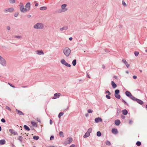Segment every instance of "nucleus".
<instances>
[{"mask_svg":"<svg viewBox=\"0 0 147 147\" xmlns=\"http://www.w3.org/2000/svg\"><path fill=\"white\" fill-rule=\"evenodd\" d=\"M71 50L68 47H66L63 50V53L66 57H68L71 53Z\"/></svg>","mask_w":147,"mask_h":147,"instance_id":"1","label":"nucleus"},{"mask_svg":"<svg viewBox=\"0 0 147 147\" xmlns=\"http://www.w3.org/2000/svg\"><path fill=\"white\" fill-rule=\"evenodd\" d=\"M44 24L41 23H37L34 26V28L36 29H42L44 28Z\"/></svg>","mask_w":147,"mask_h":147,"instance_id":"2","label":"nucleus"},{"mask_svg":"<svg viewBox=\"0 0 147 147\" xmlns=\"http://www.w3.org/2000/svg\"><path fill=\"white\" fill-rule=\"evenodd\" d=\"M72 138L71 137H68L66 139L65 141L63 143V144L66 145L67 144H70L72 141Z\"/></svg>","mask_w":147,"mask_h":147,"instance_id":"3","label":"nucleus"},{"mask_svg":"<svg viewBox=\"0 0 147 147\" xmlns=\"http://www.w3.org/2000/svg\"><path fill=\"white\" fill-rule=\"evenodd\" d=\"M125 94L127 96L130 98L132 100H134L135 97L132 95L130 92L127 91L125 92Z\"/></svg>","mask_w":147,"mask_h":147,"instance_id":"4","label":"nucleus"},{"mask_svg":"<svg viewBox=\"0 0 147 147\" xmlns=\"http://www.w3.org/2000/svg\"><path fill=\"white\" fill-rule=\"evenodd\" d=\"M92 131V128H90L87 131V132L85 133V134L83 136V137L84 138H86L90 135V133Z\"/></svg>","mask_w":147,"mask_h":147,"instance_id":"5","label":"nucleus"},{"mask_svg":"<svg viewBox=\"0 0 147 147\" xmlns=\"http://www.w3.org/2000/svg\"><path fill=\"white\" fill-rule=\"evenodd\" d=\"M67 6V5L66 4H63L61 5V12H64L67 10V8L66 7Z\"/></svg>","mask_w":147,"mask_h":147,"instance_id":"6","label":"nucleus"},{"mask_svg":"<svg viewBox=\"0 0 147 147\" xmlns=\"http://www.w3.org/2000/svg\"><path fill=\"white\" fill-rule=\"evenodd\" d=\"M20 11L23 12L27 11L26 9L24 8V7L22 4H20Z\"/></svg>","mask_w":147,"mask_h":147,"instance_id":"7","label":"nucleus"},{"mask_svg":"<svg viewBox=\"0 0 147 147\" xmlns=\"http://www.w3.org/2000/svg\"><path fill=\"white\" fill-rule=\"evenodd\" d=\"M134 100H133L134 101H136L138 104L141 105H142L143 104V101L141 100L137 99L135 97H134Z\"/></svg>","mask_w":147,"mask_h":147,"instance_id":"8","label":"nucleus"},{"mask_svg":"<svg viewBox=\"0 0 147 147\" xmlns=\"http://www.w3.org/2000/svg\"><path fill=\"white\" fill-rule=\"evenodd\" d=\"M61 96V95L60 93H55L54 95V97L52 98V99H55L58 98Z\"/></svg>","mask_w":147,"mask_h":147,"instance_id":"9","label":"nucleus"},{"mask_svg":"<svg viewBox=\"0 0 147 147\" xmlns=\"http://www.w3.org/2000/svg\"><path fill=\"white\" fill-rule=\"evenodd\" d=\"M0 63L3 66H5L6 61L3 58L0 60Z\"/></svg>","mask_w":147,"mask_h":147,"instance_id":"10","label":"nucleus"},{"mask_svg":"<svg viewBox=\"0 0 147 147\" xmlns=\"http://www.w3.org/2000/svg\"><path fill=\"white\" fill-rule=\"evenodd\" d=\"M14 9L13 8H10L8 9H5V11L6 12H12L13 11Z\"/></svg>","mask_w":147,"mask_h":147,"instance_id":"11","label":"nucleus"},{"mask_svg":"<svg viewBox=\"0 0 147 147\" xmlns=\"http://www.w3.org/2000/svg\"><path fill=\"white\" fill-rule=\"evenodd\" d=\"M30 7V3H28L25 5V8L26 9L27 11H29Z\"/></svg>","mask_w":147,"mask_h":147,"instance_id":"12","label":"nucleus"},{"mask_svg":"<svg viewBox=\"0 0 147 147\" xmlns=\"http://www.w3.org/2000/svg\"><path fill=\"white\" fill-rule=\"evenodd\" d=\"M9 131L10 133L18 135V133L14 130L12 129H9Z\"/></svg>","mask_w":147,"mask_h":147,"instance_id":"13","label":"nucleus"},{"mask_svg":"<svg viewBox=\"0 0 147 147\" xmlns=\"http://www.w3.org/2000/svg\"><path fill=\"white\" fill-rule=\"evenodd\" d=\"M122 62L126 65V66L127 68L129 67V65L127 63V62L125 59H123L122 60Z\"/></svg>","mask_w":147,"mask_h":147,"instance_id":"14","label":"nucleus"},{"mask_svg":"<svg viewBox=\"0 0 147 147\" xmlns=\"http://www.w3.org/2000/svg\"><path fill=\"white\" fill-rule=\"evenodd\" d=\"M68 26H64L63 27L60 28L59 29V30L61 31H62L63 30H67L68 29Z\"/></svg>","mask_w":147,"mask_h":147,"instance_id":"15","label":"nucleus"},{"mask_svg":"<svg viewBox=\"0 0 147 147\" xmlns=\"http://www.w3.org/2000/svg\"><path fill=\"white\" fill-rule=\"evenodd\" d=\"M36 53L37 54L39 55H43L44 54L42 50L37 51H36Z\"/></svg>","mask_w":147,"mask_h":147,"instance_id":"16","label":"nucleus"},{"mask_svg":"<svg viewBox=\"0 0 147 147\" xmlns=\"http://www.w3.org/2000/svg\"><path fill=\"white\" fill-rule=\"evenodd\" d=\"M111 85L113 88H115L117 87V85L113 81L111 82Z\"/></svg>","mask_w":147,"mask_h":147,"instance_id":"17","label":"nucleus"},{"mask_svg":"<svg viewBox=\"0 0 147 147\" xmlns=\"http://www.w3.org/2000/svg\"><path fill=\"white\" fill-rule=\"evenodd\" d=\"M111 131L114 134H116L118 133L117 130V129H112Z\"/></svg>","mask_w":147,"mask_h":147,"instance_id":"18","label":"nucleus"},{"mask_svg":"<svg viewBox=\"0 0 147 147\" xmlns=\"http://www.w3.org/2000/svg\"><path fill=\"white\" fill-rule=\"evenodd\" d=\"M16 111L17 112V113L20 115H23L24 114L21 111L19 110L16 109Z\"/></svg>","mask_w":147,"mask_h":147,"instance_id":"19","label":"nucleus"},{"mask_svg":"<svg viewBox=\"0 0 147 147\" xmlns=\"http://www.w3.org/2000/svg\"><path fill=\"white\" fill-rule=\"evenodd\" d=\"M121 112L124 115H126L128 113L127 110L125 109L122 110Z\"/></svg>","mask_w":147,"mask_h":147,"instance_id":"20","label":"nucleus"},{"mask_svg":"<svg viewBox=\"0 0 147 147\" xmlns=\"http://www.w3.org/2000/svg\"><path fill=\"white\" fill-rule=\"evenodd\" d=\"M115 123L117 125H119L120 123V120H115Z\"/></svg>","mask_w":147,"mask_h":147,"instance_id":"21","label":"nucleus"},{"mask_svg":"<svg viewBox=\"0 0 147 147\" xmlns=\"http://www.w3.org/2000/svg\"><path fill=\"white\" fill-rule=\"evenodd\" d=\"M5 140H0V145H3L5 144Z\"/></svg>","mask_w":147,"mask_h":147,"instance_id":"22","label":"nucleus"},{"mask_svg":"<svg viewBox=\"0 0 147 147\" xmlns=\"http://www.w3.org/2000/svg\"><path fill=\"white\" fill-rule=\"evenodd\" d=\"M18 139L22 143L23 141V137L21 136H19L18 137Z\"/></svg>","mask_w":147,"mask_h":147,"instance_id":"23","label":"nucleus"},{"mask_svg":"<svg viewBox=\"0 0 147 147\" xmlns=\"http://www.w3.org/2000/svg\"><path fill=\"white\" fill-rule=\"evenodd\" d=\"M24 128L27 131L30 130V128L26 125H24Z\"/></svg>","mask_w":147,"mask_h":147,"instance_id":"24","label":"nucleus"},{"mask_svg":"<svg viewBox=\"0 0 147 147\" xmlns=\"http://www.w3.org/2000/svg\"><path fill=\"white\" fill-rule=\"evenodd\" d=\"M115 97L119 99L121 98V96L120 95L118 94H115Z\"/></svg>","mask_w":147,"mask_h":147,"instance_id":"25","label":"nucleus"},{"mask_svg":"<svg viewBox=\"0 0 147 147\" xmlns=\"http://www.w3.org/2000/svg\"><path fill=\"white\" fill-rule=\"evenodd\" d=\"M61 63L65 65V64L66 63V62L65 61V60L64 59H62L61 61Z\"/></svg>","mask_w":147,"mask_h":147,"instance_id":"26","label":"nucleus"},{"mask_svg":"<svg viewBox=\"0 0 147 147\" xmlns=\"http://www.w3.org/2000/svg\"><path fill=\"white\" fill-rule=\"evenodd\" d=\"M47 8L46 7H42L40 8V10H45L47 9Z\"/></svg>","mask_w":147,"mask_h":147,"instance_id":"27","label":"nucleus"},{"mask_svg":"<svg viewBox=\"0 0 147 147\" xmlns=\"http://www.w3.org/2000/svg\"><path fill=\"white\" fill-rule=\"evenodd\" d=\"M73 65L74 66H75L76 64V59L73 60L72 62Z\"/></svg>","mask_w":147,"mask_h":147,"instance_id":"28","label":"nucleus"},{"mask_svg":"<svg viewBox=\"0 0 147 147\" xmlns=\"http://www.w3.org/2000/svg\"><path fill=\"white\" fill-rule=\"evenodd\" d=\"M59 136L60 137H64V135L62 131H61L59 133Z\"/></svg>","mask_w":147,"mask_h":147,"instance_id":"29","label":"nucleus"},{"mask_svg":"<svg viewBox=\"0 0 147 147\" xmlns=\"http://www.w3.org/2000/svg\"><path fill=\"white\" fill-rule=\"evenodd\" d=\"M63 114H64V113L63 112H61L58 115V117L59 118H60L61 116L63 115Z\"/></svg>","mask_w":147,"mask_h":147,"instance_id":"30","label":"nucleus"},{"mask_svg":"<svg viewBox=\"0 0 147 147\" xmlns=\"http://www.w3.org/2000/svg\"><path fill=\"white\" fill-rule=\"evenodd\" d=\"M31 123L32 124V125L34 127H37V124L36 123L33 122V121H32L31 122Z\"/></svg>","mask_w":147,"mask_h":147,"instance_id":"31","label":"nucleus"},{"mask_svg":"<svg viewBox=\"0 0 147 147\" xmlns=\"http://www.w3.org/2000/svg\"><path fill=\"white\" fill-rule=\"evenodd\" d=\"M97 136L98 137H100L101 135V134L100 131H98L96 133Z\"/></svg>","mask_w":147,"mask_h":147,"instance_id":"32","label":"nucleus"},{"mask_svg":"<svg viewBox=\"0 0 147 147\" xmlns=\"http://www.w3.org/2000/svg\"><path fill=\"white\" fill-rule=\"evenodd\" d=\"M33 138L36 140H38L39 138V137L38 136H33Z\"/></svg>","mask_w":147,"mask_h":147,"instance_id":"33","label":"nucleus"},{"mask_svg":"<svg viewBox=\"0 0 147 147\" xmlns=\"http://www.w3.org/2000/svg\"><path fill=\"white\" fill-rule=\"evenodd\" d=\"M106 144V145H110L111 144L110 142L109 141H107L105 142Z\"/></svg>","mask_w":147,"mask_h":147,"instance_id":"34","label":"nucleus"},{"mask_svg":"<svg viewBox=\"0 0 147 147\" xmlns=\"http://www.w3.org/2000/svg\"><path fill=\"white\" fill-rule=\"evenodd\" d=\"M9 2L11 3H14L16 2V0H9Z\"/></svg>","mask_w":147,"mask_h":147,"instance_id":"35","label":"nucleus"},{"mask_svg":"<svg viewBox=\"0 0 147 147\" xmlns=\"http://www.w3.org/2000/svg\"><path fill=\"white\" fill-rule=\"evenodd\" d=\"M119 90L117 89L115 91V94H118L119 93Z\"/></svg>","mask_w":147,"mask_h":147,"instance_id":"36","label":"nucleus"},{"mask_svg":"<svg viewBox=\"0 0 147 147\" xmlns=\"http://www.w3.org/2000/svg\"><path fill=\"white\" fill-rule=\"evenodd\" d=\"M105 94H108L109 95H110L111 94V93L110 92L109 90H107L105 92Z\"/></svg>","mask_w":147,"mask_h":147,"instance_id":"37","label":"nucleus"},{"mask_svg":"<svg viewBox=\"0 0 147 147\" xmlns=\"http://www.w3.org/2000/svg\"><path fill=\"white\" fill-rule=\"evenodd\" d=\"M139 53L138 51H135L134 52V54L136 56H137L138 54H139Z\"/></svg>","mask_w":147,"mask_h":147,"instance_id":"38","label":"nucleus"},{"mask_svg":"<svg viewBox=\"0 0 147 147\" xmlns=\"http://www.w3.org/2000/svg\"><path fill=\"white\" fill-rule=\"evenodd\" d=\"M122 102H124L126 105L127 106L128 105V104L123 99H122Z\"/></svg>","mask_w":147,"mask_h":147,"instance_id":"39","label":"nucleus"},{"mask_svg":"<svg viewBox=\"0 0 147 147\" xmlns=\"http://www.w3.org/2000/svg\"><path fill=\"white\" fill-rule=\"evenodd\" d=\"M136 144L138 146H140L141 145V143L140 142L138 141L136 143Z\"/></svg>","mask_w":147,"mask_h":147,"instance_id":"40","label":"nucleus"},{"mask_svg":"<svg viewBox=\"0 0 147 147\" xmlns=\"http://www.w3.org/2000/svg\"><path fill=\"white\" fill-rule=\"evenodd\" d=\"M18 14L19 13L18 12L15 13L14 15V16H15L16 17H17L18 16Z\"/></svg>","mask_w":147,"mask_h":147,"instance_id":"41","label":"nucleus"},{"mask_svg":"<svg viewBox=\"0 0 147 147\" xmlns=\"http://www.w3.org/2000/svg\"><path fill=\"white\" fill-rule=\"evenodd\" d=\"M65 65L67 67H70L71 66L70 64H69L67 62H66Z\"/></svg>","mask_w":147,"mask_h":147,"instance_id":"42","label":"nucleus"},{"mask_svg":"<svg viewBox=\"0 0 147 147\" xmlns=\"http://www.w3.org/2000/svg\"><path fill=\"white\" fill-rule=\"evenodd\" d=\"M5 108H6V109L8 110L9 111H11V109L9 107H8L7 106Z\"/></svg>","mask_w":147,"mask_h":147,"instance_id":"43","label":"nucleus"},{"mask_svg":"<svg viewBox=\"0 0 147 147\" xmlns=\"http://www.w3.org/2000/svg\"><path fill=\"white\" fill-rule=\"evenodd\" d=\"M110 96V95H109L108 94V95H106V97L108 99H110L111 98V97Z\"/></svg>","mask_w":147,"mask_h":147,"instance_id":"44","label":"nucleus"},{"mask_svg":"<svg viewBox=\"0 0 147 147\" xmlns=\"http://www.w3.org/2000/svg\"><path fill=\"white\" fill-rule=\"evenodd\" d=\"M102 120H95V122L96 123H98L99 122H101Z\"/></svg>","mask_w":147,"mask_h":147,"instance_id":"45","label":"nucleus"},{"mask_svg":"<svg viewBox=\"0 0 147 147\" xmlns=\"http://www.w3.org/2000/svg\"><path fill=\"white\" fill-rule=\"evenodd\" d=\"M93 111L91 109H88V113H90L92 112Z\"/></svg>","mask_w":147,"mask_h":147,"instance_id":"46","label":"nucleus"},{"mask_svg":"<svg viewBox=\"0 0 147 147\" xmlns=\"http://www.w3.org/2000/svg\"><path fill=\"white\" fill-rule=\"evenodd\" d=\"M54 139V137L53 136H51L50 138V140H52Z\"/></svg>","mask_w":147,"mask_h":147,"instance_id":"47","label":"nucleus"},{"mask_svg":"<svg viewBox=\"0 0 147 147\" xmlns=\"http://www.w3.org/2000/svg\"><path fill=\"white\" fill-rule=\"evenodd\" d=\"M15 37L16 38L19 39L20 38L21 36H15Z\"/></svg>","mask_w":147,"mask_h":147,"instance_id":"48","label":"nucleus"},{"mask_svg":"<svg viewBox=\"0 0 147 147\" xmlns=\"http://www.w3.org/2000/svg\"><path fill=\"white\" fill-rule=\"evenodd\" d=\"M122 4L124 6H126V3H125L124 1H122Z\"/></svg>","mask_w":147,"mask_h":147,"instance_id":"49","label":"nucleus"},{"mask_svg":"<svg viewBox=\"0 0 147 147\" xmlns=\"http://www.w3.org/2000/svg\"><path fill=\"white\" fill-rule=\"evenodd\" d=\"M121 111L120 109H117V113L118 114L119 113H120Z\"/></svg>","mask_w":147,"mask_h":147,"instance_id":"50","label":"nucleus"},{"mask_svg":"<svg viewBox=\"0 0 147 147\" xmlns=\"http://www.w3.org/2000/svg\"><path fill=\"white\" fill-rule=\"evenodd\" d=\"M95 119H102L101 118L98 117L96 118Z\"/></svg>","mask_w":147,"mask_h":147,"instance_id":"51","label":"nucleus"},{"mask_svg":"<svg viewBox=\"0 0 147 147\" xmlns=\"http://www.w3.org/2000/svg\"><path fill=\"white\" fill-rule=\"evenodd\" d=\"M133 78L134 79H136L137 78V77L136 76L134 75L133 76Z\"/></svg>","mask_w":147,"mask_h":147,"instance_id":"52","label":"nucleus"},{"mask_svg":"<svg viewBox=\"0 0 147 147\" xmlns=\"http://www.w3.org/2000/svg\"><path fill=\"white\" fill-rule=\"evenodd\" d=\"M53 123L52 120H50V123L51 125H52L53 124Z\"/></svg>","mask_w":147,"mask_h":147,"instance_id":"53","label":"nucleus"},{"mask_svg":"<svg viewBox=\"0 0 147 147\" xmlns=\"http://www.w3.org/2000/svg\"><path fill=\"white\" fill-rule=\"evenodd\" d=\"M69 147H75V145L74 144H71Z\"/></svg>","mask_w":147,"mask_h":147,"instance_id":"54","label":"nucleus"},{"mask_svg":"<svg viewBox=\"0 0 147 147\" xmlns=\"http://www.w3.org/2000/svg\"><path fill=\"white\" fill-rule=\"evenodd\" d=\"M10 27L9 26H8L7 27V29L8 30H10Z\"/></svg>","mask_w":147,"mask_h":147,"instance_id":"55","label":"nucleus"},{"mask_svg":"<svg viewBox=\"0 0 147 147\" xmlns=\"http://www.w3.org/2000/svg\"><path fill=\"white\" fill-rule=\"evenodd\" d=\"M133 121H132V120H129V124H131L132 123Z\"/></svg>","mask_w":147,"mask_h":147,"instance_id":"56","label":"nucleus"},{"mask_svg":"<svg viewBox=\"0 0 147 147\" xmlns=\"http://www.w3.org/2000/svg\"><path fill=\"white\" fill-rule=\"evenodd\" d=\"M105 51L106 52H108L109 51V50L108 49H105Z\"/></svg>","mask_w":147,"mask_h":147,"instance_id":"57","label":"nucleus"},{"mask_svg":"<svg viewBox=\"0 0 147 147\" xmlns=\"http://www.w3.org/2000/svg\"><path fill=\"white\" fill-rule=\"evenodd\" d=\"M113 77L115 79H117V77L116 76H114Z\"/></svg>","mask_w":147,"mask_h":147,"instance_id":"58","label":"nucleus"},{"mask_svg":"<svg viewBox=\"0 0 147 147\" xmlns=\"http://www.w3.org/2000/svg\"><path fill=\"white\" fill-rule=\"evenodd\" d=\"M72 39H73V38L71 37H70L69 38V40H72Z\"/></svg>","mask_w":147,"mask_h":147,"instance_id":"59","label":"nucleus"},{"mask_svg":"<svg viewBox=\"0 0 147 147\" xmlns=\"http://www.w3.org/2000/svg\"><path fill=\"white\" fill-rule=\"evenodd\" d=\"M8 84L9 85L13 87H14L13 86V85L9 83Z\"/></svg>","mask_w":147,"mask_h":147,"instance_id":"60","label":"nucleus"},{"mask_svg":"<svg viewBox=\"0 0 147 147\" xmlns=\"http://www.w3.org/2000/svg\"><path fill=\"white\" fill-rule=\"evenodd\" d=\"M87 77L88 78H90V76H89L88 75V74H87Z\"/></svg>","mask_w":147,"mask_h":147,"instance_id":"61","label":"nucleus"},{"mask_svg":"<svg viewBox=\"0 0 147 147\" xmlns=\"http://www.w3.org/2000/svg\"><path fill=\"white\" fill-rule=\"evenodd\" d=\"M38 3H36L35 4V6H37L38 5Z\"/></svg>","mask_w":147,"mask_h":147,"instance_id":"62","label":"nucleus"},{"mask_svg":"<svg viewBox=\"0 0 147 147\" xmlns=\"http://www.w3.org/2000/svg\"><path fill=\"white\" fill-rule=\"evenodd\" d=\"M1 120V121L3 123H5V120Z\"/></svg>","mask_w":147,"mask_h":147,"instance_id":"63","label":"nucleus"},{"mask_svg":"<svg viewBox=\"0 0 147 147\" xmlns=\"http://www.w3.org/2000/svg\"><path fill=\"white\" fill-rule=\"evenodd\" d=\"M31 15H28V18H30L31 17Z\"/></svg>","mask_w":147,"mask_h":147,"instance_id":"64","label":"nucleus"}]
</instances>
